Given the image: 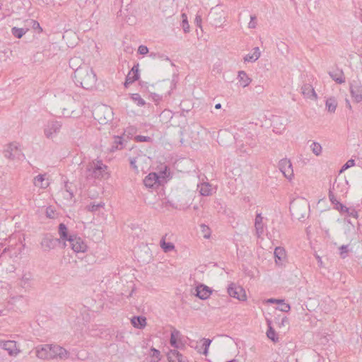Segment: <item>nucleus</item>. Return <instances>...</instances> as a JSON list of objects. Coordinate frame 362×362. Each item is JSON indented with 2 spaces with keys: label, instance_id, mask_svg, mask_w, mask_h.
<instances>
[{
  "label": "nucleus",
  "instance_id": "nucleus-26",
  "mask_svg": "<svg viewBox=\"0 0 362 362\" xmlns=\"http://www.w3.org/2000/svg\"><path fill=\"white\" fill-rule=\"evenodd\" d=\"M260 51L258 47L253 49L252 54H248L244 57L245 62H255L260 57Z\"/></svg>",
  "mask_w": 362,
  "mask_h": 362
},
{
  "label": "nucleus",
  "instance_id": "nucleus-19",
  "mask_svg": "<svg viewBox=\"0 0 362 362\" xmlns=\"http://www.w3.org/2000/svg\"><path fill=\"white\" fill-rule=\"evenodd\" d=\"M301 93L304 95L305 98L311 99V100H316L317 99V94L312 86V85L309 83L304 84L301 88Z\"/></svg>",
  "mask_w": 362,
  "mask_h": 362
},
{
  "label": "nucleus",
  "instance_id": "nucleus-1",
  "mask_svg": "<svg viewBox=\"0 0 362 362\" xmlns=\"http://www.w3.org/2000/svg\"><path fill=\"white\" fill-rule=\"evenodd\" d=\"M74 82L86 90L93 89L96 84L97 77L92 68L87 65L80 66L74 71Z\"/></svg>",
  "mask_w": 362,
  "mask_h": 362
},
{
  "label": "nucleus",
  "instance_id": "nucleus-41",
  "mask_svg": "<svg viewBox=\"0 0 362 362\" xmlns=\"http://www.w3.org/2000/svg\"><path fill=\"white\" fill-rule=\"evenodd\" d=\"M278 304L279 305V309L282 312L287 313L291 308L290 305L286 303L284 300H280V303Z\"/></svg>",
  "mask_w": 362,
  "mask_h": 362
},
{
  "label": "nucleus",
  "instance_id": "nucleus-3",
  "mask_svg": "<svg viewBox=\"0 0 362 362\" xmlns=\"http://www.w3.org/2000/svg\"><path fill=\"white\" fill-rule=\"evenodd\" d=\"M107 169L102 160H95L86 164L81 174L86 180L100 179L107 173Z\"/></svg>",
  "mask_w": 362,
  "mask_h": 362
},
{
  "label": "nucleus",
  "instance_id": "nucleus-35",
  "mask_svg": "<svg viewBox=\"0 0 362 362\" xmlns=\"http://www.w3.org/2000/svg\"><path fill=\"white\" fill-rule=\"evenodd\" d=\"M310 149L312 152L317 156H320L322 153V146L321 145L317 142H313L310 145Z\"/></svg>",
  "mask_w": 362,
  "mask_h": 362
},
{
  "label": "nucleus",
  "instance_id": "nucleus-59",
  "mask_svg": "<svg viewBox=\"0 0 362 362\" xmlns=\"http://www.w3.org/2000/svg\"><path fill=\"white\" fill-rule=\"evenodd\" d=\"M227 362H239V361H238V360L234 358V359L230 360Z\"/></svg>",
  "mask_w": 362,
  "mask_h": 362
},
{
  "label": "nucleus",
  "instance_id": "nucleus-9",
  "mask_svg": "<svg viewBox=\"0 0 362 362\" xmlns=\"http://www.w3.org/2000/svg\"><path fill=\"white\" fill-rule=\"evenodd\" d=\"M279 168L285 177L291 180L293 177V170L291 162L287 158L281 159L279 163Z\"/></svg>",
  "mask_w": 362,
  "mask_h": 362
},
{
  "label": "nucleus",
  "instance_id": "nucleus-17",
  "mask_svg": "<svg viewBox=\"0 0 362 362\" xmlns=\"http://www.w3.org/2000/svg\"><path fill=\"white\" fill-rule=\"evenodd\" d=\"M195 295L202 300L207 299L211 294L212 291L211 288L206 285L199 284L196 287Z\"/></svg>",
  "mask_w": 362,
  "mask_h": 362
},
{
  "label": "nucleus",
  "instance_id": "nucleus-52",
  "mask_svg": "<svg viewBox=\"0 0 362 362\" xmlns=\"http://www.w3.org/2000/svg\"><path fill=\"white\" fill-rule=\"evenodd\" d=\"M33 28H38L40 30V31L42 30V29L40 26V24L37 21H33Z\"/></svg>",
  "mask_w": 362,
  "mask_h": 362
},
{
  "label": "nucleus",
  "instance_id": "nucleus-20",
  "mask_svg": "<svg viewBox=\"0 0 362 362\" xmlns=\"http://www.w3.org/2000/svg\"><path fill=\"white\" fill-rule=\"evenodd\" d=\"M159 177L155 173H149L144 180V184L146 187L153 188L159 182Z\"/></svg>",
  "mask_w": 362,
  "mask_h": 362
},
{
  "label": "nucleus",
  "instance_id": "nucleus-28",
  "mask_svg": "<svg viewBox=\"0 0 362 362\" xmlns=\"http://www.w3.org/2000/svg\"><path fill=\"white\" fill-rule=\"evenodd\" d=\"M325 105L328 112H334L337 109V102L334 97H331L327 99Z\"/></svg>",
  "mask_w": 362,
  "mask_h": 362
},
{
  "label": "nucleus",
  "instance_id": "nucleus-33",
  "mask_svg": "<svg viewBox=\"0 0 362 362\" xmlns=\"http://www.w3.org/2000/svg\"><path fill=\"white\" fill-rule=\"evenodd\" d=\"M268 329L267 332V336L269 339H270L272 341L276 342L278 341V337H276V334L275 330L272 327L270 323H268Z\"/></svg>",
  "mask_w": 362,
  "mask_h": 362
},
{
  "label": "nucleus",
  "instance_id": "nucleus-38",
  "mask_svg": "<svg viewBox=\"0 0 362 362\" xmlns=\"http://www.w3.org/2000/svg\"><path fill=\"white\" fill-rule=\"evenodd\" d=\"M349 252V245H343L339 247V255L342 259H345L347 257Z\"/></svg>",
  "mask_w": 362,
  "mask_h": 362
},
{
  "label": "nucleus",
  "instance_id": "nucleus-32",
  "mask_svg": "<svg viewBox=\"0 0 362 362\" xmlns=\"http://www.w3.org/2000/svg\"><path fill=\"white\" fill-rule=\"evenodd\" d=\"M45 178L44 175H38L34 178L33 183L36 187H40L41 188H46L47 184H44Z\"/></svg>",
  "mask_w": 362,
  "mask_h": 362
},
{
  "label": "nucleus",
  "instance_id": "nucleus-21",
  "mask_svg": "<svg viewBox=\"0 0 362 362\" xmlns=\"http://www.w3.org/2000/svg\"><path fill=\"white\" fill-rule=\"evenodd\" d=\"M329 75L332 79L338 84H341L345 82V76L341 69H337L334 71H329Z\"/></svg>",
  "mask_w": 362,
  "mask_h": 362
},
{
  "label": "nucleus",
  "instance_id": "nucleus-46",
  "mask_svg": "<svg viewBox=\"0 0 362 362\" xmlns=\"http://www.w3.org/2000/svg\"><path fill=\"white\" fill-rule=\"evenodd\" d=\"M115 143L116 144V148H119V145L122 146L123 144V139L119 136L115 137Z\"/></svg>",
  "mask_w": 362,
  "mask_h": 362
},
{
  "label": "nucleus",
  "instance_id": "nucleus-50",
  "mask_svg": "<svg viewBox=\"0 0 362 362\" xmlns=\"http://www.w3.org/2000/svg\"><path fill=\"white\" fill-rule=\"evenodd\" d=\"M46 214H47V216L49 217V218H52V214H54L52 209H51L50 208H47V211H46Z\"/></svg>",
  "mask_w": 362,
  "mask_h": 362
},
{
  "label": "nucleus",
  "instance_id": "nucleus-54",
  "mask_svg": "<svg viewBox=\"0 0 362 362\" xmlns=\"http://www.w3.org/2000/svg\"><path fill=\"white\" fill-rule=\"evenodd\" d=\"M288 318L286 317H284L282 318V320H281V325H284L285 323L288 324Z\"/></svg>",
  "mask_w": 362,
  "mask_h": 362
},
{
  "label": "nucleus",
  "instance_id": "nucleus-30",
  "mask_svg": "<svg viewBox=\"0 0 362 362\" xmlns=\"http://www.w3.org/2000/svg\"><path fill=\"white\" fill-rule=\"evenodd\" d=\"M28 30L27 28H19L13 27L11 29V33L14 37L20 39L26 33Z\"/></svg>",
  "mask_w": 362,
  "mask_h": 362
},
{
  "label": "nucleus",
  "instance_id": "nucleus-45",
  "mask_svg": "<svg viewBox=\"0 0 362 362\" xmlns=\"http://www.w3.org/2000/svg\"><path fill=\"white\" fill-rule=\"evenodd\" d=\"M136 158H130V165L131 167L135 170V171H139L138 170V167L136 166Z\"/></svg>",
  "mask_w": 362,
  "mask_h": 362
},
{
  "label": "nucleus",
  "instance_id": "nucleus-39",
  "mask_svg": "<svg viewBox=\"0 0 362 362\" xmlns=\"http://www.w3.org/2000/svg\"><path fill=\"white\" fill-rule=\"evenodd\" d=\"M202 341H203L202 346L204 347L203 354L206 356L208 354L209 346L211 343V340L209 339L203 338Z\"/></svg>",
  "mask_w": 362,
  "mask_h": 362
},
{
  "label": "nucleus",
  "instance_id": "nucleus-62",
  "mask_svg": "<svg viewBox=\"0 0 362 362\" xmlns=\"http://www.w3.org/2000/svg\"><path fill=\"white\" fill-rule=\"evenodd\" d=\"M14 267H12V268H10V272H13Z\"/></svg>",
  "mask_w": 362,
  "mask_h": 362
},
{
  "label": "nucleus",
  "instance_id": "nucleus-22",
  "mask_svg": "<svg viewBox=\"0 0 362 362\" xmlns=\"http://www.w3.org/2000/svg\"><path fill=\"white\" fill-rule=\"evenodd\" d=\"M238 79L240 83V85L243 88L247 87L252 82V79L248 76L247 73L244 71H238Z\"/></svg>",
  "mask_w": 362,
  "mask_h": 362
},
{
  "label": "nucleus",
  "instance_id": "nucleus-58",
  "mask_svg": "<svg viewBox=\"0 0 362 362\" xmlns=\"http://www.w3.org/2000/svg\"><path fill=\"white\" fill-rule=\"evenodd\" d=\"M221 103H218L215 105V108L216 109H221Z\"/></svg>",
  "mask_w": 362,
  "mask_h": 362
},
{
  "label": "nucleus",
  "instance_id": "nucleus-63",
  "mask_svg": "<svg viewBox=\"0 0 362 362\" xmlns=\"http://www.w3.org/2000/svg\"><path fill=\"white\" fill-rule=\"evenodd\" d=\"M346 221H347V223L351 224V222L350 221V220H347Z\"/></svg>",
  "mask_w": 362,
  "mask_h": 362
},
{
  "label": "nucleus",
  "instance_id": "nucleus-11",
  "mask_svg": "<svg viewBox=\"0 0 362 362\" xmlns=\"http://www.w3.org/2000/svg\"><path fill=\"white\" fill-rule=\"evenodd\" d=\"M59 241L60 238H55L50 234H46L41 241V246L45 251H49L54 249Z\"/></svg>",
  "mask_w": 362,
  "mask_h": 362
},
{
  "label": "nucleus",
  "instance_id": "nucleus-47",
  "mask_svg": "<svg viewBox=\"0 0 362 362\" xmlns=\"http://www.w3.org/2000/svg\"><path fill=\"white\" fill-rule=\"evenodd\" d=\"M262 220H263V218L262 216L261 213H257V215H256V217H255V223L263 222Z\"/></svg>",
  "mask_w": 362,
  "mask_h": 362
},
{
  "label": "nucleus",
  "instance_id": "nucleus-14",
  "mask_svg": "<svg viewBox=\"0 0 362 362\" xmlns=\"http://www.w3.org/2000/svg\"><path fill=\"white\" fill-rule=\"evenodd\" d=\"M0 346L7 351L11 356L16 355L19 352L16 346V343L14 341H0Z\"/></svg>",
  "mask_w": 362,
  "mask_h": 362
},
{
  "label": "nucleus",
  "instance_id": "nucleus-29",
  "mask_svg": "<svg viewBox=\"0 0 362 362\" xmlns=\"http://www.w3.org/2000/svg\"><path fill=\"white\" fill-rule=\"evenodd\" d=\"M160 246L165 252H169L175 249V245L172 243L165 242V237H163L160 241Z\"/></svg>",
  "mask_w": 362,
  "mask_h": 362
},
{
  "label": "nucleus",
  "instance_id": "nucleus-53",
  "mask_svg": "<svg viewBox=\"0 0 362 362\" xmlns=\"http://www.w3.org/2000/svg\"><path fill=\"white\" fill-rule=\"evenodd\" d=\"M78 60L77 58H75V59H71L70 61H69V66L71 68H72L73 69H74V66H73V64L76 61Z\"/></svg>",
  "mask_w": 362,
  "mask_h": 362
},
{
  "label": "nucleus",
  "instance_id": "nucleus-23",
  "mask_svg": "<svg viewBox=\"0 0 362 362\" xmlns=\"http://www.w3.org/2000/svg\"><path fill=\"white\" fill-rule=\"evenodd\" d=\"M132 325L138 329H143L146 325V318L143 316H134L131 320Z\"/></svg>",
  "mask_w": 362,
  "mask_h": 362
},
{
  "label": "nucleus",
  "instance_id": "nucleus-15",
  "mask_svg": "<svg viewBox=\"0 0 362 362\" xmlns=\"http://www.w3.org/2000/svg\"><path fill=\"white\" fill-rule=\"evenodd\" d=\"M139 78V64H137L134 65L128 73L124 82V86L127 88L129 84H132L134 81H137Z\"/></svg>",
  "mask_w": 362,
  "mask_h": 362
},
{
  "label": "nucleus",
  "instance_id": "nucleus-13",
  "mask_svg": "<svg viewBox=\"0 0 362 362\" xmlns=\"http://www.w3.org/2000/svg\"><path fill=\"white\" fill-rule=\"evenodd\" d=\"M50 348L49 344H43L37 346L35 348L36 356L38 358L43 360L50 359L51 355H49Z\"/></svg>",
  "mask_w": 362,
  "mask_h": 362
},
{
  "label": "nucleus",
  "instance_id": "nucleus-16",
  "mask_svg": "<svg viewBox=\"0 0 362 362\" xmlns=\"http://www.w3.org/2000/svg\"><path fill=\"white\" fill-rule=\"evenodd\" d=\"M33 274L30 272H25L19 279V286L25 289H29L33 285Z\"/></svg>",
  "mask_w": 362,
  "mask_h": 362
},
{
  "label": "nucleus",
  "instance_id": "nucleus-43",
  "mask_svg": "<svg viewBox=\"0 0 362 362\" xmlns=\"http://www.w3.org/2000/svg\"><path fill=\"white\" fill-rule=\"evenodd\" d=\"M257 16L255 15L250 16V21L248 23V28L250 29H254L257 27Z\"/></svg>",
  "mask_w": 362,
  "mask_h": 362
},
{
  "label": "nucleus",
  "instance_id": "nucleus-61",
  "mask_svg": "<svg viewBox=\"0 0 362 362\" xmlns=\"http://www.w3.org/2000/svg\"><path fill=\"white\" fill-rule=\"evenodd\" d=\"M310 1H311V0H303V2H304V3H307V2Z\"/></svg>",
  "mask_w": 362,
  "mask_h": 362
},
{
  "label": "nucleus",
  "instance_id": "nucleus-25",
  "mask_svg": "<svg viewBox=\"0 0 362 362\" xmlns=\"http://www.w3.org/2000/svg\"><path fill=\"white\" fill-rule=\"evenodd\" d=\"M180 331L174 329L170 334V344L172 346H173L175 349H178L180 347L178 340L180 337Z\"/></svg>",
  "mask_w": 362,
  "mask_h": 362
},
{
  "label": "nucleus",
  "instance_id": "nucleus-55",
  "mask_svg": "<svg viewBox=\"0 0 362 362\" xmlns=\"http://www.w3.org/2000/svg\"><path fill=\"white\" fill-rule=\"evenodd\" d=\"M346 107H348L349 110H351V105L350 104V102L349 100H346Z\"/></svg>",
  "mask_w": 362,
  "mask_h": 362
},
{
  "label": "nucleus",
  "instance_id": "nucleus-4",
  "mask_svg": "<svg viewBox=\"0 0 362 362\" xmlns=\"http://www.w3.org/2000/svg\"><path fill=\"white\" fill-rule=\"evenodd\" d=\"M289 209L293 218L303 221L309 215L310 205L306 199H297L290 203Z\"/></svg>",
  "mask_w": 362,
  "mask_h": 362
},
{
  "label": "nucleus",
  "instance_id": "nucleus-56",
  "mask_svg": "<svg viewBox=\"0 0 362 362\" xmlns=\"http://www.w3.org/2000/svg\"><path fill=\"white\" fill-rule=\"evenodd\" d=\"M4 306L0 305V316H1V315H4Z\"/></svg>",
  "mask_w": 362,
  "mask_h": 362
},
{
  "label": "nucleus",
  "instance_id": "nucleus-36",
  "mask_svg": "<svg viewBox=\"0 0 362 362\" xmlns=\"http://www.w3.org/2000/svg\"><path fill=\"white\" fill-rule=\"evenodd\" d=\"M255 233L258 238H260L264 231V226L263 222L255 223Z\"/></svg>",
  "mask_w": 362,
  "mask_h": 362
},
{
  "label": "nucleus",
  "instance_id": "nucleus-34",
  "mask_svg": "<svg viewBox=\"0 0 362 362\" xmlns=\"http://www.w3.org/2000/svg\"><path fill=\"white\" fill-rule=\"evenodd\" d=\"M132 100L136 103L138 106H144L146 104L145 100L139 93H133L131 95Z\"/></svg>",
  "mask_w": 362,
  "mask_h": 362
},
{
  "label": "nucleus",
  "instance_id": "nucleus-37",
  "mask_svg": "<svg viewBox=\"0 0 362 362\" xmlns=\"http://www.w3.org/2000/svg\"><path fill=\"white\" fill-rule=\"evenodd\" d=\"M182 29L185 33H187L189 32V25L187 21V16L185 13H182Z\"/></svg>",
  "mask_w": 362,
  "mask_h": 362
},
{
  "label": "nucleus",
  "instance_id": "nucleus-60",
  "mask_svg": "<svg viewBox=\"0 0 362 362\" xmlns=\"http://www.w3.org/2000/svg\"><path fill=\"white\" fill-rule=\"evenodd\" d=\"M67 192H69V194H70V195H71V197H73V196H74L73 192H69V190H67Z\"/></svg>",
  "mask_w": 362,
  "mask_h": 362
},
{
  "label": "nucleus",
  "instance_id": "nucleus-27",
  "mask_svg": "<svg viewBox=\"0 0 362 362\" xmlns=\"http://www.w3.org/2000/svg\"><path fill=\"white\" fill-rule=\"evenodd\" d=\"M199 192L202 196H209L212 194V187L209 182H204L197 185Z\"/></svg>",
  "mask_w": 362,
  "mask_h": 362
},
{
  "label": "nucleus",
  "instance_id": "nucleus-42",
  "mask_svg": "<svg viewBox=\"0 0 362 362\" xmlns=\"http://www.w3.org/2000/svg\"><path fill=\"white\" fill-rule=\"evenodd\" d=\"M355 165V160L354 159H349L346 161L345 164L341 167L340 170V173L347 170L348 168L353 167Z\"/></svg>",
  "mask_w": 362,
  "mask_h": 362
},
{
  "label": "nucleus",
  "instance_id": "nucleus-8",
  "mask_svg": "<svg viewBox=\"0 0 362 362\" xmlns=\"http://www.w3.org/2000/svg\"><path fill=\"white\" fill-rule=\"evenodd\" d=\"M62 127V124L58 121H51L46 124L44 133L47 138L51 139L55 136Z\"/></svg>",
  "mask_w": 362,
  "mask_h": 362
},
{
  "label": "nucleus",
  "instance_id": "nucleus-44",
  "mask_svg": "<svg viewBox=\"0 0 362 362\" xmlns=\"http://www.w3.org/2000/svg\"><path fill=\"white\" fill-rule=\"evenodd\" d=\"M138 52L140 54H146L148 52V49L146 46L144 45H140L138 48Z\"/></svg>",
  "mask_w": 362,
  "mask_h": 362
},
{
  "label": "nucleus",
  "instance_id": "nucleus-12",
  "mask_svg": "<svg viewBox=\"0 0 362 362\" xmlns=\"http://www.w3.org/2000/svg\"><path fill=\"white\" fill-rule=\"evenodd\" d=\"M350 92L356 103L362 101V85L360 83L354 82L350 86Z\"/></svg>",
  "mask_w": 362,
  "mask_h": 362
},
{
  "label": "nucleus",
  "instance_id": "nucleus-40",
  "mask_svg": "<svg viewBox=\"0 0 362 362\" xmlns=\"http://www.w3.org/2000/svg\"><path fill=\"white\" fill-rule=\"evenodd\" d=\"M152 138L150 136L137 135L134 137V141L136 142H151Z\"/></svg>",
  "mask_w": 362,
  "mask_h": 362
},
{
  "label": "nucleus",
  "instance_id": "nucleus-51",
  "mask_svg": "<svg viewBox=\"0 0 362 362\" xmlns=\"http://www.w3.org/2000/svg\"><path fill=\"white\" fill-rule=\"evenodd\" d=\"M268 303H280V300H278V299H275V298H270L267 300Z\"/></svg>",
  "mask_w": 362,
  "mask_h": 362
},
{
  "label": "nucleus",
  "instance_id": "nucleus-24",
  "mask_svg": "<svg viewBox=\"0 0 362 362\" xmlns=\"http://www.w3.org/2000/svg\"><path fill=\"white\" fill-rule=\"evenodd\" d=\"M275 262L277 264H281L282 261L286 258V251L281 247H276L274 250Z\"/></svg>",
  "mask_w": 362,
  "mask_h": 362
},
{
  "label": "nucleus",
  "instance_id": "nucleus-57",
  "mask_svg": "<svg viewBox=\"0 0 362 362\" xmlns=\"http://www.w3.org/2000/svg\"><path fill=\"white\" fill-rule=\"evenodd\" d=\"M11 247H5L1 253V255L6 253L7 251H10L11 250Z\"/></svg>",
  "mask_w": 362,
  "mask_h": 362
},
{
  "label": "nucleus",
  "instance_id": "nucleus-31",
  "mask_svg": "<svg viewBox=\"0 0 362 362\" xmlns=\"http://www.w3.org/2000/svg\"><path fill=\"white\" fill-rule=\"evenodd\" d=\"M104 206H105V204L103 202H100L98 204H95L93 202V203H90V204H88L86 206V209L90 212H96L100 208H103Z\"/></svg>",
  "mask_w": 362,
  "mask_h": 362
},
{
  "label": "nucleus",
  "instance_id": "nucleus-6",
  "mask_svg": "<svg viewBox=\"0 0 362 362\" xmlns=\"http://www.w3.org/2000/svg\"><path fill=\"white\" fill-rule=\"evenodd\" d=\"M49 348L50 359L66 360L69 357V352L59 345L49 344Z\"/></svg>",
  "mask_w": 362,
  "mask_h": 362
},
{
  "label": "nucleus",
  "instance_id": "nucleus-7",
  "mask_svg": "<svg viewBox=\"0 0 362 362\" xmlns=\"http://www.w3.org/2000/svg\"><path fill=\"white\" fill-rule=\"evenodd\" d=\"M4 156L10 160H21L24 158L21 150L15 144H11L4 152Z\"/></svg>",
  "mask_w": 362,
  "mask_h": 362
},
{
  "label": "nucleus",
  "instance_id": "nucleus-10",
  "mask_svg": "<svg viewBox=\"0 0 362 362\" xmlns=\"http://www.w3.org/2000/svg\"><path fill=\"white\" fill-rule=\"evenodd\" d=\"M228 293L230 296L237 298L239 300H246V294L245 290L241 286H238L233 283L228 286Z\"/></svg>",
  "mask_w": 362,
  "mask_h": 362
},
{
  "label": "nucleus",
  "instance_id": "nucleus-18",
  "mask_svg": "<svg viewBox=\"0 0 362 362\" xmlns=\"http://www.w3.org/2000/svg\"><path fill=\"white\" fill-rule=\"evenodd\" d=\"M169 362H187V359L177 349L170 350L167 354Z\"/></svg>",
  "mask_w": 362,
  "mask_h": 362
},
{
  "label": "nucleus",
  "instance_id": "nucleus-48",
  "mask_svg": "<svg viewBox=\"0 0 362 362\" xmlns=\"http://www.w3.org/2000/svg\"><path fill=\"white\" fill-rule=\"evenodd\" d=\"M195 23L198 27L201 28L202 18L200 16H196Z\"/></svg>",
  "mask_w": 362,
  "mask_h": 362
},
{
  "label": "nucleus",
  "instance_id": "nucleus-2",
  "mask_svg": "<svg viewBox=\"0 0 362 362\" xmlns=\"http://www.w3.org/2000/svg\"><path fill=\"white\" fill-rule=\"evenodd\" d=\"M59 235L60 239L64 241V245H69L75 252H85L87 250L83 240L74 234H69L66 226L63 223L59 225Z\"/></svg>",
  "mask_w": 362,
  "mask_h": 362
},
{
  "label": "nucleus",
  "instance_id": "nucleus-5",
  "mask_svg": "<svg viewBox=\"0 0 362 362\" xmlns=\"http://www.w3.org/2000/svg\"><path fill=\"white\" fill-rule=\"evenodd\" d=\"M329 199L332 204L334 205V209L341 213H346L349 216L357 218L358 217V211L354 209H349L340 203L336 198L332 190L329 191Z\"/></svg>",
  "mask_w": 362,
  "mask_h": 362
},
{
  "label": "nucleus",
  "instance_id": "nucleus-49",
  "mask_svg": "<svg viewBox=\"0 0 362 362\" xmlns=\"http://www.w3.org/2000/svg\"><path fill=\"white\" fill-rule=\"evenodd\" d=\"M151 351H153V356L154 357L158 358L160 356V351L154 348L151 349Z\"/></svg>",
  "mask_w": 362,
  "mask_h": 362
}]
</instances>
